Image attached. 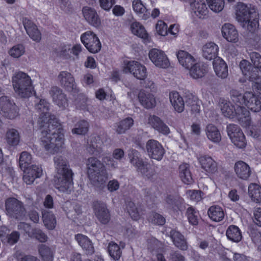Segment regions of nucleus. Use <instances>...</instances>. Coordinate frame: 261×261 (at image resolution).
Masks as SVG:
<instances>
[{
	"label": "nucleus",
	"instance_id": "nucleus-2",
	"mask_svg": "<svg viewBox=\"0 0 261 261\" xmlns=\"http://www.w3.org/2000/svg\"><path fill=\"white\" fill-rule=\"evenodd\" d=\"M54 161L56 170L54 178L55 187L63 192L70 191L73 188V173L69 168L67 160L61 155H57Z\"/></svg>",
	"mask_w": 261,
	"mask_h": 261
},
{
	"label": "nucleus",
	"instance_id": "nucleus-7",
	"mask_svg": "<svg viewBox=\"0 0 261 261\" xmlns=\"http://www.w3.org/2000/svg\"><path fill=\"white\" fill-rule=\"evenodd\" d=\"M18 108L8 96L0 97V113L5 117L13 119L18 115Z\"/></svg>",
	"mask_w": 261,
	"mask_h": 261
},
{
	"label": "nucleus",
	"instance_id": "nucleus-58",
	"mask_svg": "<svg viewBox=\"0 0 261 261\" xmlns=\"http://www.w3.org/2000/svg\"><path fill=\"white\" fill-rule=\"evenodd\" d=\"M25 48L22 44H18L14 45L9 50L10 55L15 58H18L24 54Z\"/></svg>",
	"mask_w": 261,
	"mask_h": 261
},
{
	"label": "nucleus",
	"instance_id": "nucleus-30",
	"mask_svg": "<svg viewBox=\"0 0 261 261\" xmlns=\"http://www.w3.org/2000/svg\"><path fill=\"white\" fill-rule=\"evenodd\" d=\"M75 238L79 245L84 250L87 254H92L94 252V249L91 240L86 236L79 233Z\"/></svg>",
	"mask_w": 261,
	"mask_h": 261
},
{
	"label": "nucleus",
	"instance_id": "nucleus-18",
	"mask_svg": "<svg viewBox=\"0 0 261 261\" xmlns=\"http://www.w3.org/2000/svg\"><path fill=\"white\" fill-rule=\"evenodd\" d=\"M95 215L102 224H107L111 220L110 211L104 203H97L95 206Z\"/></svg>",
	"mask_w": 261,
	"mask_h": 261
},
{
	"label": "nucleus",
	"instance_id": "nucleus-63",
	"mask_svg": "<svg viewBox=\"0 0 261 261\" xmlns=\"http://www.w3.org/2000/svg\"><path fill=\"white\" fill-rule=\"evenodd\" d=\"M20 237V233L16 231H13L11 234L7 236L6 238L2 239V242H7L9 244L13 245L16 243Z\"/></svg>",
	"mask_w": 261,
	"mask_h": 261
},
{
	"label": "nucleus",
	"instance_id": "nucleus-57",
	"mask_svg": "<svg viewBox=\"0 0 261 261\" xmlns=\"http://www.w3.org/2000/svg\"><path fill=\"white\" fill-rule=\"evenodd\" d=\"M166 201L170 207L172 208L177 207L179 210H181L179 207V204H181L183 201L182 198L173 195H168L166 197Z\"/></svg>",
	"mask_w": 261,
	"mask_h": 261
},
{
	"label": "nucleus",
	"instance_id": "nucleus-64",
	"mask_svg": "<svg viewBox=\"0 0 261 261\" xmlns=\"http://www.w3.org/2000/svg\"><path fill=\"white\" fill-rule=\"evenodd\" d=\"M227 132L230 139L233 138V136H237L240 133H243L237 125L233 124H230L227 125Z\"/></svg>",
	"mask_w": 261,
	"mask_h": 261
},
{
	"label": "nucleus",
	"instance_id": "nucleus-37",
	"mask_svg": "<svg viewBox=\"0 0 261 261\" xmlns=\"http://www.w3.org/2000/svg\"><path fill=\"white\" fill-rule=\"evenodd\" d=\"M87 149L90 153L100 156L103 152V150L101 147V142L99 139L96 137L92 138Z\"/></svg>",
	"mask_w": 261,
	"mask_h": 261
},
{
	"label": "nucleus",
	"instance_id": "nucleus-21",
	"mask_svg": "<svg viewBox=\"0 0 261 261\" xmlns=\"http://www.w3.org/2000/svg\"><path fill=\"white\" fill-rule=\"evenodd\" d=\"M82 12L85 20L91 25L94 27H98L101 21L96 10L89 7H84Z\"/></svg>",
	"mask_w": 261,
	"mask_h": 261
},
{
	"label": "nucleus",
	"instance_id": "nucleus-16",
	"mask_svg": "<svg viewBox=\"0 0 261 261\" xmlns=\"http://www.w3.org/2000/svg\"><path fill=\"white\" fill-rule=\"evenodd\" d=\"M236 17L238 21L242 22L247 19H250V17L256 15V13L254 9H251L246 5L243 3H238L236 7Z\"/></svg>",
	"mask_w": 261,
	"mask_h": 261
},
{
	"label": "nucleus",
	"instance_id": "nucleus-17",
	"mask_svg": "<svg viewBox=\"0 0 261 261\" xmlns=\"http://www.w3.org/2000/svg\"><path fill=\"white\" fill-rule=\"evenodd\" d=\"M138 98L141 105L146 109H151L154 108L156 101L154 95L144 90L139 91Z\"/></svg>",
	"mask_w": 261,
	"mask_h": 261
},
{
	"label": "nucleus",
	"instance_id": "nucleus-26",
	"mask_svg": "<svg viewBox=\"0 0 261 261\" xmlns=\"http://www.w3.org/2000/svg\"><path fill=\"white\" fill-rule=\"evenodd\" d=\"M219 47L218 45L214 42H208L204 45L202 47V56L208 60L216 59Z\"/></svg>",
	"mask_w": 261,
	"mask_h": 261
},
{
	"label": "nucleus",
	"instance_id": "nucleus-8",
	"mask_svg": "<svg viewBox=\"0 0 261 261\" xmlns=\"http://www.w3.org/2000/svg\"><path fill=\"white\" fill-rule=\"evenodd\" d=\"M81 39L87 49L92 53L98 52L101 49L100 42L92 32L87 31L81 35Z\"/></svg>",
	"mask_w": 261,
	"mask_h": 261
},
{
	"label": "nucleus",
	"instance_id": "nucleus-59",
	"mask_svg": "<svg viewBox=\"0 0 261 261\" xmlns=\"http://www.w3.org/2000/svg\"><path fill=\"white\" fill-rule=\"evenodd\" d=\"M230 139L234 145L238 148H243L246 145V140L243 133H240L236 136H233Z\"/></svg>",
	"mask_w": 261,
	"mask_h": 261
},
{
	"label": "nucleus",
	"instance_id": "nucleus-22",
	"mask_svg": "<svg viewBox=\"0 0 261 261\" xmlns=\"http://www.w3.org/2000/svg\"><path fill=\"white\" fill-rule=\"evenodd\" d=\"M223 37L229 42L236 43L239 40V34L234 25L230 23L224 24L221 29Z\"/></svg>",
	"mask_w": 261,
	"mask_h": 261
},
{
	"label": "nucleus",
	"instance_id": "nucleus-40",
	"mask_svg": "<svg viewBox=\"0 0 261 261\" xmlns=\"http://www.w3.org/2000/svg\"><path fill=\"white\" fill-rule=\"evenodd\" d=\"M134 124V120L130 117H127L115 124V129L117 133L122 134L129 129Z\"/></svg>",
	"mask_w": 261,
	"mask_h": 261
},
{
	"label": "nucleus",
	"instance_id": "nucleus-6",
	"mask_svg": "<svg viewBox=\"0 0 261 261\" xmlns=\"http://www.w3.org/2000/svg\"><path fill=\"white\" fill-rule=\"evenodd\" d=\"M5 212L7 216L11 219L23 220L27 216V211L23 203L14 197L6 199Z\"/></svg>",
	"mask_w": 261,
	"mask_h": 261
},
{
	"label": "nucleus",
	"instance_id": "nucleus-49",
	"mask_svg": "<svg viewBox=\"0 0 261 261\" xmlns=\"http://www.w3.org/2000/svg\"><path fill=\"white\" fill-rule=\"evenodd\" d=\"M240 68L244 75L248 76L251 79L256 80L258 79L259 73H258L257 76H255V74L253 73L254 71L252 72L250 71V69L252 68V67L248 61L246 60L241 61L240 63Z\"/></svg>",
	"mask_w": 261,
	"mask_h": 261
},
{
	"label": "nucleus",
	"instance_id": "nucleus-51",
	"mask_svg": "<svg viewBox=\"0 0 261 261\" xmlns=\"http://www.w3.org/2000/svg\"><path fill=\"white\" fill-rule=\"evenodd\" d=\"M39 253L44 261H51L53 258V251L45 245L42 244L39 246Z\"/></svg>",
	"mask_w": 261,
	"mask_h": 261
},
{
	"label": "nucleus",
	"instance_id": "nucleus-14",
	"mask_svg": "<svg viewBox=\"0 0 261 261\" xmlns=\"http://www.w3.org/2000/svg\"><path fill=\"white\" fill-rule=\"evenodd\" d=\"M49 93L53 102L62 110L65 109L68 106L66 95L59 87H52Z\"/></svg>",
	"mask_w": 261,
	"mask_h": 261
},
{
	"label": "nucleus",
	"instance_id": "nucleus-10",
	"mask_svg": "<svg viewBox=\"0 0 261 261\" xmlns=\"http://www.w3.org/2000/svg\"><path fill=\"white\" fill-rule=\"evenodd\" d=\"M197 160L201 168L210 174H217L221 171L218 167V163L209 155H200L197 157Z\"/></svg>",
	"mask_w": 261,
	"mask_h": 261
},
{
	"label": "nucleus",
	"instance_id": "nucleus-52",
	"mask_svg": "<svg viewBox=\"0 0 261 261\" xmlns=\"http://www.w3.org/2000/svg\"><path fill=\"white\" fill-rule=\"evenodd\" d=\"M126 210L131 218L134 220H137L140 218L141 212L138 210L134 202L130 201L126 203Z\"/></svg>",
	"mask_w": 261,
	"mask_h": 261
},
{
	"label": "nucleus",
	"instance_id": "nucleus-46",
	"mask_svg": "<svg viewBox=\"0 0 261 261\" xmlns=\"http://www.w3.org/2000/svg\"><path fill=\"white\" fill-rule=\"evenodd\" d=\"M108 251L110 256L115 260H118L122 254L120 247L116 243L111 242L108 246Z\"/></svg>",
	"mask_w": 261,
	"mask_h": 261
},
{
	"label": "nucleus",
	"instance_id": "nucleus-11",
	"mask_svg": "<svg viewBox=\"0 0 261 261\" xmlns=\"http://www.w3.org/2000/svg\"><path fill=\"white\" fill-rule=\"evenodd\" d=\"M149 57L157 67L166 68L170 65L169 61L164 52L160 49L153 48L149 51Z\"/></svg>",
	"mask_w": 261,
	"mask_h": 261
},
{
	"label": "nucleus",
	"instance_id": "nucleus-25",
	"mask_svg": "<svg viewBox=\"0 0 261 261\" xmlns=\"http://www.w3.org/2000/svg\"><path fill=\"white\" fill-rule=\"evenodd\" d=\"M236 116L239 123L244 127L250 125L251 119L249 111L244 106H237Z\"/></svg>",
	"mask_w": 261,
	"mask_h": 261
},
{
	"label": "nucleus",
	"instance_id": "nucleus-48",
	"mask_svg": "<svg viewBox=\"0 0 261 261\" xmlns=\"http://www.w3.org/2000/svg\"><path fill=\"white\" fill-rule=\"evenodd\" d=\"M186 215L189 222L192 225H197L199 221V212L194 207L189 206L186 211Z\"/></svg>",
	"mask_w": 261,
	"mask_h": 261
},
{
	"label": "nucleus",
	"instance_id": "nucleus-29",
	"mask_svg": "<svg viewBox=\"0 0 261 261\" xmlns=\"http://www.w3.org/2000/svg\"><path fill=\"white\" fill-rule=\"evenodd\" d=\"M169 99L172 106L176 112L181 113L184 110V100L177 92L172 91L170 92Z\"/></svg>",
	"mask_w": 261,
	"mask_h": 261
},
{
	"label": "nucleus",
	"instance_id": "nucleus-5",
	"mask_svg": "<svg viewBox=\"0 0 261 261\" xmlns=\"http://www.w3.org/2000/svg\"><path fill=\"white\" fill-rule=\"evenodd\" d=\"M232 100L237 106H246L253 112L261 110V101L257 97L251 92H246L243 95L238 90L232 89L230 92Z\"/></svg>",
	"mask_w": 261,
	"mask_h": 261
},
{
	"label": "nucleus",
	"instance_id": "nucleus-13",
	"mask_svg": "<svg viewBox=\"0 0 261 261\" xmlns=\"http://www.w3.org/2000/svg\"><path fill=\"white\" fill-rule=\"evenodd\" d=\"M191 12L200 19H205L208 17V10L203 0H189Z\"/></svg>",
	"mask_w": 261,
	"mask_h": 261
},
{
	"label": "nucleus",
	"instance_id": "nucleus-55",
	"mask_svg": "<svg viewBox=\"0 0 261 261\" xmlns=\"http://www.w3.org/2000/svg\"><path fill=\"white\" fill-rule=\"evenodd\" d=\"M206 1L210 8L215 12H219L224 8V0H206Z\"/></svg>",
	"mask_w": 261,
	"mask_h": 261
},
{
	"label": "nucleus",
	"instance_id": "nucleus-50",
	"mask_svg": "<svg viewBox=\"0 0 261 261\" xmlns=\"http://www.w3.org/2000/svg\"><path fill=\"white\" fill-rule=\"evenodd\" d=\"M186 103L187 106L190 108L191 111L193 113H197L200 112V101L197 99L196 97L192 95H189L186 101Z\"/></svg>",
	"mask_w": 261,
	"mask_h": 261
},
{
	"label": "nucleus",
	"instance_id": "nucleus-36",
	"mask_svg": "<svg viewBox=\"0 0 261 261\" xmlns=\"http://www.w3.org/2000/svg\"><path fill=\"white\" fill-rule=\"evenodd\" d=\"M179 175L181 180L185 184H190L192 182L193 178L188 164H182L179 166Z\"/></svg>",
	"mask_w": 261,
	"mask_h": 261
},
{
	"label": "nucleus",
	"instance_id": "nucleus-27",
	"mask_svg": "<svg viewBox=\"0 0 261 261\" xmlns=\"http://www.w3.org/2000/svg\"><path fill=\"white\" fill-rule=\"evenodd\" d=\"M207 138L214 143H218L221 140V135L217 127L213 124H207L205 128Z\"/></svg>",
	"mask_w": 261,
	"mask_h": 261
},
{
	"label": "nucleus",
	"instance_id": "nucleus-20",
	"mask_svg": "<svg viewBox=\"0 0 261 261\" xmlns=\"http://www.w3.org/2000/svg\"><path fill=\"white\" fill-rule=\"evenodd\" d=\"M22 23L30 37L36 42H39L41 39V34L36 25L26 17L23 18Z\"/></svg>",
	"mask_w": 261,
	"mask_h": 261
},
{
	"label": "nucleus",
	"instance_id": "nucleus-1",
	"mask_svg": "<svg viewBox=\"0 0 261 261\" xmlns=\"http://www.w3.org/2000/svg\"><path fill=\"white\" fill-rule=\"evenodd\" d=\"M49 103L43 99L35 105V109L39 113L38 124L41 129V145L48 152L54 153L62 147L64 134L57 118L49 114Z\"/></svg>",
	"mask_w": 261,
	"mask_h": 261
},
{
	"label": "nucleus",
	"instance_id": "nucleus-4",
	"mask_svg": "<svg viewBox=\"0 0 261 261\" xmlns=\"http://www.w3.org/2000/svg\"><path fill=\"white\" fill-rule=\"evenodd\" d=\"M12 83L15 92L21 97H30L33 87L30 76L22 71L15 72L12 77Z\"/></svg>",
	"mask_w": 261,
	"mask_h": 261
},
{
	"label": "nucleus",
	"instance_id": "nucleus-9",
	"mask_svg": "<svg viewBox=\"0 0 261 261\" xmlns=\"http://www.w3.org/2000/svg\"><path fill=\"white\" fill-rule=\"evenodd\" d=\"M125 72H130L137 79L142 80L147 76L146 67L136 61L127 62L124 68Z\"/></svg>",
	"mask_w": 261,
	"mask_h": 261
},
{
	"label": "nucleus",
	"instance_id": "nucleus-24",
	"mask_svg": "<svg viewBox=\"0 0 261 261\" xmlns=\"http://www.w3.org/2000/svg\"><path fill=\"white\" fill-rule=\"evenodd\" d=\"M169 236L176 247L182 250L187 249L188 245L186 240L179 231L172 229L170 231Z\"/></svg>",
	"mask_w": 261,
	"mask_h": 261
},
{
	"label": "nucleus",
	"instance_id": "nucleus-35",
	"mask_svg": "<svg viewBox=\"0 0 261 261\" xmlns=\"http://www.w3.org/2000/svg\"><path fill=\"white\" fill-rule=\"evenodd\" d=\"M219 107L223 115L226 117L231 118L236 114L237 106H233L225 99L220 100Z\"/></svg>",
	"mask_w": 261,
	"mask_h": 261
},
{
	"label": "nucleus",
	"instance_id": "nucleus-38",
	"mask_svg": "<svg viewBox=\"0 0 261 261\" xmlns=\"http://www.w3.org/2000/svg\"><path fill=\"white\" fill-rule=\"evenodd\" d=\"M226 234L229 240L234 242H239L242 238L240 229L234 225H230L228 227Z\"/></svg>",
	"mask_w": 261,
	"mask_h": 261
},
{
	"label": "nucleus",
	"instance_id": "nucleus-19",
	"mask_svg": "<svg viewBox=\"0 0 261 261\" xmlns=\"http://www.w3.org/2000/svg\"><path fill=\"white\" fill-rule=\"evenodd\" d=\"M148 124L159 133L164 135L170 133L169 127L159 117L155 115H150L148 118Z\"/></svg>",
	"mask_w": 261,
	"mask_h": 261
},
{
	"label": "nucleus",
	"instance_id": "nucleus-47",
	"mask_svg": "<svg viewBox=\"0 0 261 261\" xmlns=\"http://www.w3.org/2000/svg\"><path fill=\"white\" fill-rule=\"evenodd\" d=\"M89 123L84 120L78 121L74 126V127L72 129L71 132L73 134L84 135L88 131Z\"/></svg>",
	"mask_w": 261,
	"mask_h": 261
},
{
	"label": "nucleus",
	"instance_id": "nucleus-32",
	"mask_svg": "<svg viewBox=\"0 0 261 261\" xmlns=\"http://www.w3.org/2000/svg\"><path fill=\"white\" fill-rule=\"evenodd\" d=\"M133 8L142 19L146 20L149 18L150 13L141 0H134L133 2Z\"/></svg>",
	"mask_w": 261,
	"mask_h": 261
},
{
	"label": "nucleus",
	"instance_id": "nucleus-42",
	"mask_svg": "<svg viewBox=\"0 0 261 261\" xmlns=\"http://www.w3.org/2000/svg\"><path fill=\"white\" fill-rule=\"evenodd\" d=\"M42 219L44 225L49 229H53L55 227L56 219L54 215L47 210L42 211Z\"/></svg>",
	"mask_w": 261,
	"mask_h": 261
},
{
	"label": "nucleus",
	"instance_id": "nucleus-44",
	"mask_svg": "<svg viewBox=\"0 0 261 261\" xmlns=\"http://www.w3.org/2000/svg\"><path fill=\"white\" fill-rule=\"evenodd\" d=\"M130 30L134 35L142 38L144 40L147 39L148 35L146 32L144 27L140 23L134 22L131 24Z\"/></svg>",
	"mask_w": 261,
	"mask_h": 261
},
{
	"label": "nucleus",
	"instance_id": "nucleus-60",
	"mask_svg": "<svg viewBox=\"0 0 261 261\" xmlns=\"http://www.w3.org/2000/svg\"><path fill=\"white\" fill-rule=\"evenodd\" d=\"M87 98L85 95L80 93L75 99V105L77 109L86 110L87 109Z\"/></svg>",
	"mask_w": 261,
	"mask_h": 261
},
{
	"label": "nucleus",
	"instance_id": "nucleus-12",
	"mask_svg": "<svg viewBox=\"0 0 261 261\" xmlns=\"http://www.w3.org/2000/svg\"><path fill=\"white\" fill-rule=\"evenodd\" d=\"M146 148L149 156L158 161L161 160L165 153L162 144L155 140H149L146 143Z\"/></svg>",
	"mask_w": 261,
	"mask_h": 261
},
{
	"label": "nucleus",
	"instance_id": "nucleus-28",
	"mask_svg": "<svg viewBox=\"0 0 261 261\" xmlns=\"http://www.w3.org/2000/svg\"><path fill=\"white\" fill-rule=\"evenodd\" d=\"M234 171L237 176L244 180H246L251 174L249 166L243 161H239L235 164Z\"/></svg>",
	"mask_w": 261,
	"mask_h": 261
},
{
	"label": "nucleus",
	"instance_id": "nucleus-15",
	"mask_svg": "<svg viewBox=\"0 0 261 261\" xmlns=\"http://www.w3.org/2000/svg\"><path fill=\"white\" fill-rule=\"evenodd\" d=\"M60 86L69 91H76L74 78L71 73L67 71H61L58 75Z\"/></svg>",
	"mask_w": 261,
	"mask_h": 261
},
{
	"label": "nucleus",
	"instance_id": "nucleus-3",
	"mask_svg": "<svg viewBox=\"0 0 261 261\" xmlns=\"http://www.w3.org/2000/svg\"><path fill=\"white\" fill-rule=\"evenodd\" d=\"M87 166L88 175L93 184L97 187L103 185L108 177L105 167L101 161L94 157L89 158Z\"/></svg>",
	"mask_w": 261,
	"mask_h": 261
},
{
	"label": "nucleus",
	"instance_id": "nucleus-54",
	"mask_svg": "<svg viewBox=\"0 0 261 261\" xmlns=\"http://www.w3.org/2000/svg\"><path fill=\"white\" fill-rule=\"evenodd\" d=\"M29 237L35 238L40 242H45L48 239L47 235L38 228H33L31 233H29Z\"/></svg>",
	"mask_w": 261,
	"mask_h": 261
},
{
	"label": "nucleus",
	"instance_id": "nucleus-31",
	"mask_svg": "<svg viewBox=\"0 0 261 261\" xmlns=\"http://www.w3.org/2000/svg\"><path fill=\"white\" fill-rule=\"evenodd\" d=\"M176 56L180 64L186 69H189L195 62L194 57L186 51L179 50Z\"/></svg>",
	"mask_w": 261,
	"mask_h": 261
},
{
	"label": "nucleus",
	"instance_id": "nucleus-56",
	"mask_svg": "<svg viewBox=\"0 0 261 261\" xmlns=\"http://www.w3.org/2000/svg\"><path fill=\"white\" fill-rule=\"evenodd\" d=\"M250 59L255 69H258L257 72L261 73V55L256 52H251L249 53Z\"/></svg>",
	"mask_w": 261,
	"mask_h": 261
},
{
	"label": "nucleus",
	"instance_id": "nucleus-43",
	"mask_svg": "<svg viewBox=\"0 0 261 261\" xmlns=\"http://www.w3.org/2000/svg\"><path fill=\"white\" fill-rule=\"evenodd\" d=\"M253 16L254 17H250V19H247L248 20L241 22L243 27L251 33L254 32L259 26L258 14L256 13V15Z\"/></svg>",
	"mask_w": 261,
	"mask_h": 261
},
{
	"label": "nucleus",
	"instance_id": "nucleus-34",
	"mask_svg": "<svg viewBox=\"0 0 261 261\" xmlns=\"http://www.w3.org/2000/svg\"><path fill=\"white\" fill-rule=\"evenodd\" d=\"M189 69L190 75L194 79L201 78L207 72L206 66L202 63H196L194 62Z\"/></svg>",
	"mask_w": 261,
	"mask_h": 261
},
{
	"label": "nucleus",
	"instance_id": "nucleus-39",
	"mask_svg": "<svg viewBox=\"0 0 261 261\" xmlns=\"http://www.w3.org/2000/svg\"><path fill=\"white\" fill-rule=\"evenodd\" d=\"M248 195L256 203L261 202V187L256 184H250L248 187Z\"/></svg>",
	"mask_w": 261,
	"mask_h": 261
},
{
	"label": "nucleus",
	"instance_id": "nucleus-23",
	"mask_svg": "<svg viewBox=\"0 0 261 261\" xmlns=\"http://www.w3.org/2000/svg\"><path fill=\"white\" fill-rule=\"evenodd\" d=\"M213 64L214 71L218 77L221 79H225L227 77L228 68L224 60L217 57L214 60Z\"/></svg>",
	"mask_w": 261,
	"mask_h": 261
},
{
	"label": "nucleus",
	"instance_id": "nucleus-53",
	"mask_svg": "<svg viewBox=\"0 0 261 261\" xmlns=\"http://www.w3.org/2000/svg\"><path fill=\"white\" fill-rule=\"evenodd\" d=\"M32 155L31 154L27 152L23 151L21 153L19 157V166L20 168L25 169L28 166L32 163Z\"/></svg>",
	"mask_w": 261,
	"mask_h": 261
},
{
	"label": "nucleus",
	"instance_id": "nucleus-61",
	"mask_svg": "<svg viewBox=\"0 0 261 261\" xmlns=\"http://www.w3.org/2000/svg\"><path fill=\"white\" fill-rule=\"evenodd\" d=\"M148 219L152 223L158 225H163L165 223V218L159 214L152 212L148 217Z\"/></svg>",
	"mask_w": 261,
	"mask_h": 261
},
{
	"label": "nucleus",
	"instance_id": "nucleus-45",
	"mask_svg": "<svg viewBox=\"0 0 261 261\" xmlns=\"http://www.w3.org/2000/svg\"><path fill=\"white\" fill-rule=\"evenodd\" d=\"M6 141L10 145H18L20 141V136L18 130L14 128L9 129L6 133Z\"/></svg>",
	"mask_w": 261,
	"mask_h": 261
},
{
	"label": "nucleus",
	"instance_id": "nucleus-62",
	"mask_svg": "<svg viewBox=\"0 0 261 261\" xmlns=\"http://www.w3.org/2000/svg\"><path fill=\"white\" fill-rule=\"evenodd\" d=\"M128 157L130 162L135 166L142 161V159L140 158L139 152L135 149H132L129 150Z\"/></svg>",
	"mask_w": 261,
	"mask_h": 261
},
{
	"label": "nucleus",
	"instance_id": "nucleus-33",
	"mask_svg": "<svg viewBox=\"0 0 261 261\" xmlns=\"http://www.w3.org/2000/svg\"><path fill=\"white\" fill-rule=\"evenodd\" d=\"M207 215L210 219L215 222H220L224 217L223 208L219 205H212L207 211Z\"/></svg>",
	"mask_w": 261,
	"mask_h": 261
},
{
	"label": "nucleus",
	"instance_id": "nucleus-41",
	"mask_svg": "<svg viewBox=\"0 0 261 261\" xmlns=\"http://www.w3.org/2000/svg\"><path fill=\"white\" fill-rule=\"evenodd\" d=\"M135 167L138 172H140L143 176L148 178L152 177L154 174V172L151 168L150 166L147 162H144L143 160L138 163Z\"/></svg>",
	"mask_w": 261,
	"mask_h": 261
}]
</instances>
